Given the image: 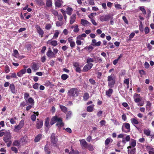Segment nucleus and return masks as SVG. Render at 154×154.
<instances>
[{
    "label": "nucleus",
    "mask_w": 154,
    "mask_h": 154,
    "mask_svg": "<svg viewBox=\"0 0 154 154\" xmlns=\"http://www.w3.org/2000/svg\"><path fill=\"white\" fill-rule=\"evenodd\" d=\"M60 33V32L58 30H55V33H54L53 38H56L58 37V35Z\"/></svg>",
    "instance_id": "nucleus-44"
},
{
    "label": "nucleus",
    "mask_w": 154,
    "mask_h": 154,
    "mask_svg": "<svg viewBox=\"0 0 154 154\" xmlns=\"http://www.w3.org/2000/svg\"><path fill=\"white\" fill-rule=\"evenodd\" d=\"M27 104H30L31 105H33L34 103V100L31 97H29L28 99L25 100Z\"/></svg>",
    "instance_id": "nucleus-23"
},
{
    "label": "nucleus",
    "mask_w": 154,
    "mask_h": 154,
    "mask_svg": "<svg viewBox=\"0 0 154 154\" xmlns=\"http://www.w3.org/2000/svg\"><path fill=\"white\" fill-rule=\"evenodd\" d=\"M132 124L134 125H137L139 124V122L136 118H132L131 119Z\"/></svg>",
    "instance_id": "nucleus-26"
},
{
    "label": "nucleus",
    "mask_w": 154,
    "mask_h": 154,
    "mask_svg": "<svg viewBox=\"0 0 154 154\" xmlns=\"http://www.w3.org/2000/svg\"><path fill=\"white\" fill-rule=\"evenodd\" d=\"M63 22H60L57 21L56 22V25L57 26H62L63 24Z\"/></svg>",
    "instance_id": "nucleus-53"
},
{
    "label": "nucleus",
    "mask_w": 154,
    "mask_h": 154,
    "mask_svg": "<svg viewBox=\"0 0 154 154\" xmlns=\"http://www.w3.org/2000/svg\"><path fill=\"white\" fill-rule=\"evenodd\" d=\"M85 148L88 149L89 150L91 151H93L94 150V148L93 146L89 144H88V146H87V147Z\"/></svg>",
    "instance_id": "nucleus-43"
},
{
    "label": "nucleus",
    "mask_w": 154,
    "mask_h": 154,
    "mask_svg": "<svg viewBox=\"0 0 154 154\" xmlns=\"http://www.w3.org/2000/svg\"><path fill=\"white\" fill-rule=\"evenodd\" d=\"M94 106V105L93 104L88 106L87 108V111L88 112H92L93 110Z\"/></svg>",
    "instance_id": "nucleus-32"
},
{
    "label": "nucleus",
    "mask_w": 154,
    "mask_h": 154,
    "mask_svg": "<svg viewBox=\"0 0 154 154\" xmlns=\"http://www.w3.org/2000/svg\"><path fill=\"white\" fill-rule=\"evenodd\" d=\"M113 140L111 138H108L106 139L105 141V143L106 145H108L110 142H112Z\"/></svg>",
    "instance_id": "nucleus-37"
},
{
    "label": "nucleus",
    "mask_w": 154,
    "mask_h": 154,
    "mask_svg": "<svg viewBox=\"0 0 154 154\" xmlns=\"http://www.w3.org/2000/svg\"><path fill=\"white\" fill-rule=\"evenodd\" d=\"M41 135L39 134L37 136H36L35 139L34 140L35 142H38L40 139L41 137Z\"/></svg>",
    "instance_id": "nucleus-40"
},
{
    "label": "nucleus",
    "mask_w": 154,
    "mask_h": 154,
    "mask_svg": "<svg viewBox=\"0 0 154 154\" xmlns=\"http://www.w3.org/2000/svg\"><path fill=\"white\" fill-rule=\"evenodd\" d=\"M9 89L10 90L12 93L15 94L16 93V90L14 85L13 84H11L10 85Z\"/></svg>",
    "instance_id": "nucleus-21"
},
{
    "label": "nucleus",
    "mask_w": 154,
    "mask_h": 154,
    "mask_svg": "<svg viewBox=\"0 0 154 154\" xmlns=\"http://www.w3.org/2000/svg\"><path fill=\"white\" fill-rule=\"evenodd\" d=\"M6 119L8 120H10V122L12 124H14L16 123V121L15 120V118L14 119L11 118L10 119L8 118L7 119Z\"/></svg>",
    "instance_id": "nucleus-51"
},
{
    "label": "nucleus",
    "mask_w": 154,
    "mask_h": 154,
    "mask_svg": "<svg viewBox=\"0 0 154 154\" xmlns=\"http://www.w3.org/2000/svg\"><path fill=\"white\" fill-rule=\"evenodd\" d=\"M81 145L82 146L85 148L88 146V143L85 140L82 139L79 140Z\"/></svg>",
    "instance_id": "nucleus-18"
},
{
    "label": "nucleus",
    "mask_w": 154,
    "mask_h": 154,
    "mask_svg": "<svg viewBox=\"0 0 154 154\" xmlns=\"http://www.w3.org/2000/svg\"><path fill=\"white\" fill-rule=\"evenodd\" d=\"M89 81L91 84L94 85L95 84L96 82L94 80L92 79H90Z\"/></svg>",
    "instance_id": "nucleus-59"
},
{
    "label": "nucleus",
    "mask_w": 154,
    "mask_h": 154,
    "mask_svg": "<svg viewBox=\"0 0 154 154\" xmlns=\"http://www.w3.org/2000/svg\"><path fill=\"white\" fill-rule=\"evenodd\" d=\"M69 154H79V152L77 150H75L72 149Z\"/></svg>",
    "instance_id": "nucleus-47"
},
{
    "label": "nucleus",
    "mask_w": 154,
    "mask_h": 154,
    "mask_svg": "<svg viewBox=\"0 0 154 154\" xmlns=\"http://www.w3.org/2000/svg\"><path fill=\"white\" fill-rule=\"evenodd\" d=\"M24 123V121L22 120L20 121L18 125L15 126L14 127L15 129L14 130L16 132H18L23 126Z\"/></svg>",
    "instance_id": "nucleus-4"
},
{
    "label": "nucleus",
    "mask_w": 154,
    "mask_h": 154,
    "mask_svg": "<svg viewBox=\"0 0 154 154\" xmlns=\"http://www.w3.org/2000/svg\"><path fill=\"white\" fill-rule=\"evenodd\" d=\"M115 84V80L109 81L108 82V85L110 88H112L113 87Z\"/></svg>",
    "instance_id": "nucleus-34"
},
{
    "label": "nucleus",
    "mask_w": 154,
    "mask_h": 154,
    "mask_svg": "<svg viewBox=\"0 0 154 154\" xmlns=\"http://www.w3.org/2000/svg\"><path fill=\"white\" fill-rule=\"evenodd\" d=\"M139 9L140 10L143 12V13L145 14H146V11L144 8L143 7H140L139 8Z\"/></svg>",
    "instance_id": "nucleus-50"
},
{
    "label": "nucleus",
    "mask_w": 154,
    "mask_h": 154,
    "mask_svg": "<svg viewBox=\"0 0 154 154\" xmlns=\"http://www.w3.org/2000/svg\"><path fill=\"white\" fill-rule=\"evenodd\" d=\"M79 30V29L78 28V26L76 25L74 27L73 31L75 32H77Z\"/></svg>",
    "instance_id": "nucleus-52"
},
{
    "label": "nucleus",
    "mask_w": 154,
    "mask_h": 154,
    "mask_svg": "<svg viewBox=\"0 0 154 154\" xmlns=\"http://www.w3.org/2000/svg\"><path fill=\"white\" fill-rule=\"evenodd\" d=\"M39 5L40 6H42L44 5L45 4V3L41 0H39L38 2Z\"/></svg>",
    "instance_id": "nucleus-64"
},
{
    "label": "nucleus",
    "mask_w": 154,
    "mask_h": 154,
    "mask_svg": "<svg viewBox=\"0 0 154 154\" xmlns=\"http://www.w3.org/2000/svg\"><path fill=\"white\" fill-rule=\"evenodd\" d=\"M29 95L28 93H26L24 94V98L25 100H26L27 99L29 98Z\"/></svg>",
    "instance_id": "nucleus-56"
},
{
    "label": "nucleus",
    "mask_w": 154,
    "mask_h": 154,
    "mask_svg": "<svg viewBox=\"0 0 154 154\" xmlns=\"http://www.w3.org/2000/svg\"><path fill=\"white\" fill-rule=\"evenodd\" d=\"M94 58L95 60V63H100L102 62V60L99 57H97V58H95L94 57Z\"/></svg>",
    "instance_id": "nucleus-39"
},
{
    "label": "nucleus",
    "mask_w": 154,
    "mask_h": 154,
    "mask_svg": "<svg viewBox=\"0 0 154 154\" xmlns=\"http://www.w3.org/2000/svg\"><path fill=\"white\" fill-rule=\"evenodd\" d=\"M130 146L127 147V149L134 148L136 145V141L134 140H132L129 143Z\"/></svg>",
    "instance_id": "nucleus-14"
},
{
    "label": "nucleus",
    "mask_w": 154,
    "mask_h": 154,
    "mask_svg": "<svg viewBox=\"0 0 154 154\" xmlns=\"http://www.w3.org/2000/svg\"><path fill=\"white\" fill-rule=\"evenodd\" d=\"M52 3L51 0H46V5L48 7H50L52 6Z\"/></svg>",
    "instance_id": "nucleus-33"
},
{
    "label": "nucleus",
    "mask_w": 154,
    "mask_h": 154,
    "mask_svg": "<svg viewBox=\"0 0 154 154\" xmlns=\"http://www.w3.org/2000/svg\"><path fill=\"white\" fill-rule=\"evenodd\" d=\"M81 24L83 26H85L90 24V23L87 20L82 19H81Z\"/></svg>",
    "instance_id": "nucleus-27"
},
{
    "label": "nucleus",
    "mask_w": 154,
    "mask_h": 154,
    "mask_svg": "<svg viewBox=\"0 0 154 154\" xmlns=\"http://www.w3.org/2000/svg\"><path fill=\"white\" fill-rule=\"evenodd\" d=\"M62 3V1L61 0H56L55 5L56 7H60Z\"/></svg>",
    "instance_id": "nucleus-29"
},
{
    "label": "nucleus",
    "mask_w": 154,
    "mask_h": 154,
    "mask_svg": "<svg viewBox=\"0 0 154 154\" xmlns=\"http://www.w3.org/2000/svg\"><path fill=\"white\" fill-rule=\"evenodd\" d=\"M70 46L72 48H74L75 45V42L74 41H73V42H70Z\"/></svg>",
    "instance_id": "nucleus-63"
},
{
    "label": "nucleus",
    "mask_w": 154,
    "mask_h": 154,
    "mask_svg": "<svg viewBox=\"0 0 154 154\" xmlns=\"http://www.w3.org/2000/svg\"><path fill=\"white\" fill-rule=\"evenodd\" d=\"M110 16L109 14L103 15L100 17V20L102 22L108 20L110 18Z\"/></svg>",
    "instance_id": "nucleus-8"
},
{
    "label": "nucleus",
    "mask_w": 154,
    "mask_h": 154,
    "mask_svg": "<svg viewBox=\"0 0 154 154\" xmlns=\"http://www.w3.org/2000/svg\"><path fill=\"white\" fill-rule=\"evenodd\" d=\"M133 98L134 100V101L136 103H138L141 101V98L140 95L137 94H134Z\"/></svg>",
    "instance_id": "nucleus-5"
},
{
    "label": "nucleus",
    "mask_w": 154,
    "mask_h": 154,
    "mask_svg": "<svg viewBox=\"0 0 154 154\" xmlns=\"http://www.w3.org/2000/svg\"><path fill=\"white\" fill-rule=\"evenodd\" d=\"M5 72L6 73H8L10 71V69L9 67L6 66L5 67Z\"/></svg>",
    "instance_id": "nucleus-60"
},
{
    "label": "nucleus",
    "mask_w": 154,
    "mask_h": 154,
    "mask_svg": "<svg viewBox=\"0 0 154 154\" xmlns=\"http://www.w3.org/2000/svg\"><path fill=\"white\" fill-rule=\"evenodd\" d=\"M89 17L90 18H91V22L93 24L94 26H96L97 25V23L95 21L94 19H92V18H91L89 16Z\"/></svg>",
    "instance_id": "nucleus-58"
},
{
    "label": "nucleus",
    "mask_w": 154,
    "mask_h": 154,
    "mask_svg": "<svg viewBox=\"0 0 154 154\" xmlns=\"http://www.w3.org/2000/svg\"><path fill=\"white\" fill-rule=\"evenodd\" d=\"M143 133L147 136H151V138L154 137V135L151 134V131L149 129H144L143 130Z\"/></svg>",
    "instance_id": "nucleus-9"
},
{
    "label": "nucleus",
    "mask_w": 154,
    "mask_h": 154,
    "mask_svg": "<svg viewBox=\"0 0 154 154\" xmlns=\"http://www.w3.org/2000/svg\"><path fill=\"white\" fill-rule=\"evenodd\" d=\"M95 62L94 58H91L89 57H88L86 60V63H91V62Z\"/></svg>",
    "instance_id": "nucleus-35"
},
{
    "label": "nucleus",
    "mask_w": 154,
    "mask_h": 154,
    "mask_svg": "<svg viewBox=\"0 0 154 154\" xmlns=\"http://www.w3.org/2000/svg\"><path fill=\"white\" fill-rule=\"evenodd\" d=\"M126 143V141H125V138H123L122 141H119L118 143L117 146L119 148H122V147L125 145Z\"/></svg>",
    "instance_id": "nucleus-12"
},
{
    "label": "nucleus",
    "mask_w": 154,
    "mask_h": 154,
    "mask_svg": "<svg viewBox=\"0 0 154 154\" xmlns=\"http://www.w3.org/2000/svg\"><path fill=\"white\" fill-rule=\"evenodd\" d=\"M32 68L34 71H35L39 69V65L35 62H33L32 64Z\"/></svg>",
    "instance_id": "nucleus-16"
},
{
    "label": "nucleus",
    "mask_w": 154,
    "mask_h": 154,
    "mask_svg": "<svg viewBox=\"0 0 154 154\" xmlns=\"http://www.w3.org/2000/svg\"><path fill=\"white\" fill-rule=\"evenodd\" d=\"M124 83L125 84H126L127 85V87L128 88L129 87V79H125L124 81Z\"/></svg>",
    "instance_id": "nucleus-54"
},
{
    "label": "nucleus",
    "mask_w": 154,
    "mask_h": 154,
    "mask_svg": "<svg viewBox=\"0 0 154 154\" xmlns=\"http://www.w3.org/2000/svg\"><path fill=\"white\" fill-rule=\"evenodd\" d=\"M33 113L34 114L31 116V118L32 121H35L36 119V116L35 115H36L37 116H38L39 114V113L38 112H34Z\"/></svg>",
    "instance_id": "nucleus-30"
},
{
    "label": "nucleus",
    "mask_w": 154,
    "mask_h": 154,
    "mask_svg": "<svg viewBox=\"0 0 154 154\" xmlns=\"http://www.w3.org/2000/svg\"><path fill=\"white\" fill-rule=\"evenodd\" d=\"M92 45H93L97 46H99L101 43L100 41H99L98 42H96V40L95 39H92Z\"/></svg>",
    "instance_id": "nucleus-25"
},
{
    "label": "nucleus",
    "mask_w": 154,
    "mask_h": 154,
    "mask_svg": "<svg viewBox=\"0 0 154 154\" xmlns=\"http://www.w3.org/2000/svg\"><path fill=\"white\" fill-rule=\"evenodd\" d=\"M107 78V80L108 82L111 81H112L114 80L112 75L108 76Z\"/></svg>",
    "instance_id": "nucleus-61"
},
{
    "label": "nucleus",
    "mask_w": 154,
    "mask_h": 154,
    "mask_svg": "<svg viewBox=\"0 0 154 154\" xmlns=\"http://www.w3.org/2000/svg\"><path fill=\"white\" fill-rule=\"evenodd\" d=\"M47 56L49 58H54L55 57V53H54L49 48L48 51L47 52Z\"/></svg>",
    "instance_id": "nucleus-7"
},
{
    "label": "nucleus",
    "mask_w": 154,
    "mask_h": 154,
    "mask_svg": "<svg viewBox=\"0 0 154 154\" xmlns=\"http://www.w3.org/2000/svg\"><path fill=\"white\" fill-rule=\"evenodd\" d=\"M76 18V15L75 14H73L70 17V23L71 24H72L75 21Z\"/></svg>",
    "instance_id": "nucleus-19"
},
{
    "label": "nucleus",
    "mask_w": 154,
    "mask_h": 154,
    "mask_svg": "<svg viewBox=\"0 0 154 154\" xmlns=\"http://www.w3.org/2000/svg\"><path fill=\"white\" fill-rule=\"evenodd\" d=\"M68 77V76L65 74H63L61 76V78L63 80H65Z\"/></svg>",
    "instance_id": "nucleus-48"
},
{
    "label": "nucleus",
    "mask_w": 154,
    "mask_h": 154,
    "mask_svg": "<svg viewBox=\"0 0 154 154\" xmlns=\"http://www.w3.org/2000/svg\"><path fill=\"white\" fill-rule=\"evenodd\" d=\"M48 44L51 45L53 46H56L57 45V41L56 40H49L47 42Z\"/></svg>",
    "instance_id": "nucleus-22"
},
{
    "label": "nucleus",
    "mask_w": 154,
    "mask_h": 154,
    "mask_svg": "<svg viewBox=\"0 0 154 154\" xmlns=\"http://www.w3.org/2000/svg\"><path fill=\"white\" fill-rule=\"evenodd\" d=\"M135 148H134L133 149H128V154H134L135 153Z\"/></svg>",
    "instance_id": "nucleus-46"
},
{
    "label": "nucleus",
    "mask_w": 154,
    "mask_h": 154,
    "mask_svg": "<svg viewBox=\"0 0 154 154\" xmlns=\"http://www.w3.org/2000/svg\"><path fill=\"white\" fill-rule=\"evenodd\" d=\"M72 115V112L71 111H69L66 115V119L68 120L69 119Z\"/></svg>",
    "instance_id": "nucleus-42"
},
{
    "label": "nucleus",
    "mask_w": 154,
    "mask_h": 154,
    "mask_svg": "<svg viewBox=\"0 0 154 154\" xmlns=\"http://www.w3.org/2000/svg\"><path fill=\"white\" fill-rule=\"evenodd\" d=\"M64 125V123L62 122V119L61 118L59 119L58 120L56 126L58 127L59 128L63 127Z\"/></svg>",
    "instance_id": "nucleus-10"
},
{
    "label": "nucleus",
    "mask_w": 154,
    "mask_h": 154,
    "mask_svg": "<svg viewBox=\"0 0 154 154\" xmlns=\"http://www.w3.org/2000/svg\"><path fill=\"white\" fill-rule=\"evenodd\" d=\"M14 56L15 57L19 59H21L22 58L19 55V54L17 50H15L14 51Z\"/></svg>",
    "instance_id": "nucleus-31"
},
{
    "label": "nucleus",
    "mask_w": 154,
    "mask_h": 154,
    "mask_svg": "<svg viewBox=\"0 0 154 154\" xmlns=\"http://www.w3.org/2000/svg\"><path fill=\"white\" fill-rule=\"evenodd\" d=\"M59 118H60L57 116H54L53 117L50 122V124L51 125H52L54 124L56 122H58V120Z\"/></svg>",
    "instance_id": "nucleus-20"
},
{
    "label": "nucleus",
    "mask_w": 154,
    "mask_h": 154,
    "mask_svg": "<svg viewBox=\"0 0 154 154\" xmlns=\"http://www.w3.org/2000/svg\"><path fill=\"white\" fill-rule=\"evenodd\" d=\"M13 145L14 146H18L20 145L21 143L20 142V141H19L18 140H15L14 142L13 143Z\"/></svg>",
    "instance_id": "nucleus-38"
},
{
    "label": "nucleus",
    "mask_w": 154,
    "mask_h": 154,
    "mask_svg": "<svg viewBox=\"0 0 154 154\" xmlns=\"http://www.w3.org/2000/svg\"><path fill=\"white\" fill-rule=\"evenodd\" d=\"M93 65L92 63H88L84 66L83 69L84 72H87L93 66Z\"/></svg>",
    "instance_id": "nucleus-6"
},
{
    "label": "nucleus",
    "mask_w": 154,
    "mask_h": 154,
    "mask_svg": "<svg viewBox=\"0 0 154 154\" xmlns=\"http://www.w3.org/2000/svg\"><path fill=\"white\" fill-rule=\"evenodd\" d=\"M88 2L90 5H95L94 0H88Z\"/></svg>",
    "instance_id": "nucleus-57"
},
{
    "label": "nucleus",
    "mask_w": 154,
    "mask_h": 154,
    "mask_svg": "<svg viewBox=\"0 0 154 154\" xmlns=\"http://www.w3.org/2000/svg\"><path fill=\"white\" fill-rule=\"evenodd\" d=\"M73 11V9L70 7H68L66 10V13L69 15H71Z\"/></svg>",
    "instance_id": "nucleus-28"
},
{
    "label": "nucleus",
    "mask_w": 154,
    "mask_h": 154,
    "mask_svg": "<svg viewBox=\"0 0 154 154\" xmlns=\"http://www.w3.org/2000/svg\"><path fill=\"white\" fill-rule=\"evenodd\" d=\"M60 107L61 110L64 113H66L67 111V108L65 106L60 105Z\"/></svg>",
    "instance_id": "nucleus-36"
},
{
    "label": "nucleus",
    "mask_w": 154,
    "mask_h": 154,
    "mask_svg": "<svg viewBox=\"0 0 154 154\" xmlns=\"http://www.w3.org/2000/svg\"><path fill=\"white\" fill-rule=\"evenodd\" d=\"M110 88L108 90L106 91V95L109 97H110L111 95L113 92V90Z\"/></svg>",
    "instance_id": "nucleus-24"
},
{
    "label": "nucleus",
    "mask_w": 154,
    "mask_h": 154,
    "mask_svg": "<svg viewBox=\"0 0 154 154\" xmlns=\"http://www.w3.org/2000/svg\"><path fill=\"white\" fill-rule=\"evenodd\" d=\"M52 27V26L51 24H46L45 26V28L47 30H49Z\"/></svg>",
    "instance_id": "nucleus-49"
},
{
    "label": "nucleus",
    "mask_w": 154,
    "mask_h": 154,
    "mask_svg": "<svg viewBox=\"0 0 154 154\" xmlns=\"http://www.w3.org/2000/svg\"><path fill=\"white\" fill-rule=\"evenodd\" d=\"M89 98V94L87 93H85L84 96L83 98L85 100H87Z\"/></svg>",
    "instance_id": "nucleus-45"
},
{
    "label": "nucleus",
    "mask_w": 154,
    "mask_h": 154,
    "mask_svg": "<svg viewBox=\"0 0 154 154\" xmlns=\"http://www.w3.org/2000/svg\"><path fill=\"white\" fill-rule=\"evenodd\" d=\"M73 66L75 68L80 66L79 63L78 62H75L73 63Z\"/></svg>",
    "instance_id": "nucleus-62"
},
{
    "label": "nucleus",
    "mask_w": 154,
    "mask_h": 154,
    "mask_svg": "<svg viewBox=\"0 0 154 154\" xmlns=\"http://www.w3.org/2000/svg\"><path fill=\"white\" fill-rule=\"evenodd\" d=\"M79 91L76 88H72L68 92V95L70 97H75L78 96Z\"/></svg>",
    "instance_id": "nucleus-1"
},
{
    "label": "nucleus",
    "mask_w": 154,
    "mask_h": 154,
    "mask_svg": "<svg viewBox=\"0 0 154 154\" xmlns=\"http://www.w3.org/2000/svg\"><path fill=\"white\" fill-rule=\"evenodd\" d=\"M49 123V119L48 117L46 118L45 120V126L46 127H48L50 125Z\"/></svg>",
    "instance_id": "nucleus-41"
},
{
    "label": "nucleus",
    "mask_w": 154,
    "mask_h": 154,
    "mask_svg": "<svg viewBox=\"0 0 154 154\" xmlns=\"http://www.w3.org/2000/svg\"><path fill=\"white\" fill-rule=\"evenodd\" d=\"M36 28L38 33L42 37L44 34V31L38 25L36 26Z\"/></svg>",
    "instance_id": "nucleus-15"
},
{
    "label": "nucleus",
    "mask_w": 154,
    "mask_h": 154,
    "mask_svg": "<svg viewBox=\"0 0 154 154\" xmlns=\"http://www.w3.org/2000/svg\"><path fill=\"white\" fill-rule=\"evenodd\" d=\"M43 124V121L41 120H39L38 119H37V121L36 124V128L39 129L41 128Z\"/></svg>",
    "instance_id": "nucleus-11"
},
{
    "label": "nucleus",
    "mask_w": 154,
    "mask_h": 154,
    "mask_svg": "<svg viewBox=\"0 0 154 154\" xmlns=\"http://www.w3.org/2000/svg\"><path fill=\"white\" fill-rule=\"evenodd\" d=\"M28 140V137L25 136L22 137L20 140L21 144L24 145L26 143Z\"/></svg>",
    "instance_id": "nucleus-13"
},
{
    "label": "nucleus",
    "mask_w": 154,
    "mask_h": 154,
    "mask_svg": "<svg viewBox=\"0 0 154 154\" xmlns=\"http://www.w3.org/2000/svg\"><path fill=\"white\" fill-rule=\"evenodd\" d=\"M12 138L11 134L10 132L9 131H5V134L4 136L3 140L5 143H8V142L11 140Z\"/></svg>",
    "instance_id": "nucleus-2"
},
{
    "label": "nucleus",
    "mask_w": 154,
    "mask_h": 154,
    "mask_svg": "<svg viewBox=\"0 0 154 154\" xmlns=\"http://www.w3.org/2000/svg\"><path fill=\"white\" fill-rule=\"evenodd\" d=\"M122 105L124 107L126 108L127 109H129V107L128 104L127 103H122Z\"/></svg>",
    "instance_id": "nucleus-55"
},
{
    "label": "nucleus",
    "mask_w": 154,
    "mask_h": 154,
    "mask_svg": "<svg viewBox=\"0 0 154 154\" xmlns=\"http://www.w3.org/2000/svg\"><path fill=\"white\" fill-rule=\"evenodd\" d=\"M51 141L54 144H55L57 141V139L56 137L55 134L52 133L51 137Z\"/></svg>",
    "instance_id": "nucleus-17"
},
{
    "label": "nucleus",
    "mask_w": 154,
    "mask_h": 154,
    "mask_svg": "<svg viewBox=\"0 0 154 154\" xmlns=\"http://www.w3.org/2000/svg\"><path fill=\"white\" fill-rule=\"evenodd\" d=\"M130 127L129 123L126 122L124 123L122 126V131L125 133L129 132L130 129Z\"/></svg>",
    "instance_id": "nucleus-3"
}]
</instances>
